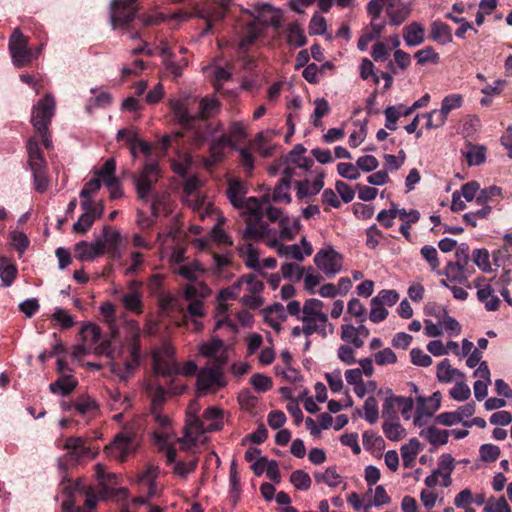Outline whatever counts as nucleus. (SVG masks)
Masks as SVG:
<instances>
[{
  "label": "nucleus",
  "mask_w": 512,
  "mask_h": 512,
  "mask_svg": "<svg viewBox=\"0 0 512 512\" xmlns=\"http://www.w3.org/2000/svg\"><path fill=\"white\" fill-rule=\"evenodd\" d=\"M363 446L366 450L384 449L385 442L381 436L376 435L372 431H365L362 435Z\"/></svg>",
  "instance_id": "obj_52"
},
{
  "label": "nucleus",
  "mask_w": 512,
  "mask_h": 512,
  "mask_svg": "<svg viewBox=\"0 0 512 512\" xmlns=\"http://www.w3.org/2000/svg\"><path fill=\"white\" fill-rule=\"evenodd\" d=\"M425 29L419 22H412L403 28V38L407 46L415 47L425 41Z\"/></svg>",
  "instance_id": "obj_18"
},
{
  "label": "nucleus",
  "mask_w": 512,
  "mask_h": 512,
  "mask_svg": "<svg viewBox=\"0 0 512 512\" xmlns=\"http://www.w3.org/2000/svg\"><path fill=\"white\" fill-rule=\"evenodd\" d=\"M246 193L247 188L242 181L238 179H230L228 181L226 195L234 207L242 208L244 206L243 198Z\"/></svg>",
  "instance_id": "obj_21"
},
{
  "label": "nucleus",
  "mask_w": 512,
  "mask_h": 512,
  "mask_svg": "<svg viewBox=\"0 0 512 512\" xmlns=\"http://www.w3.org/2000/svg\"><path fill=\"white\" fill-rule=\"evenodd\" d=\"M239 251L241 254H246L245 264L247 267L260 271L259 253L251 243L240 247Z\"/></svg>",
  "instance_id": "obj_44"
},
{
  "label": "nucleus",
  "mask_w": 512,
  "mask_h": 512,
  "mask_svg": "<svg viewBox=\"0 0 512 512\" xmlns=\"http://www.w3.org/2000/svg\"><path fill=\"white\" fill-rule=\"evenodd\" d=\"M116 171V161L114 158H109L105 161L103 166L95 172L97 175V178L102 180L105 183H107L110 179H116L115 176Z\"/></svg>",
  "instance_id": "obj_51"
},
{
  "label": "nucleus",
  "mask_w": 512,
  "mask_h": 512,
  "mask_svg": "<svg viewBox=\"0 0 512 512\" xmlns=\"http://www.w3.org/2000/svg\"><path fill=\"white\" fill-rule=\"evenodd\" d=\"M486 512H512L509 504L504 497L495 500L490 498L485 506Z\"/></svg>",
  "instance_id": "obj_64"
},
{
  "label": "nucleus",
  "mask_w": 512,
  "mask_h": 512,
  "mask_svg": "<svg viewBox=\"0 0 512 512\" xmlns=\"http://www.w3.org/2000/svg\"><path fill=\"white\" fill-rule=\"evenodd\" d=\"M480 458L484 462H495L500 456V448L493 444H483L479 449Z\"/></svg>",
  "instance_id": "obj_57"
},
{
  "label": "nucleus",
  "mask_w": 512,
  "mask_h": 512,
  "mask_svg": "<svg viewBox=\"0 0 512 512\" xmlns=\"http://www.w3.org/2000/svg\"><path fill=\"white\" fill-rule=\"evenodd\" d=\"M421 450V444L416 438H412L409 442L401 447V456L405 468H411L415 459Z\"/></svg>",
  "instance_id": "obj_27"
},
{
  "label": "nucleus",
  "mask_w": 512,
  "mask_h": 512,
  "mask_svg": "<svg viewBox=\"0 0 512 512\" xmlns=\"http://www.w3.org/2000/svg\"><path fill=\"white\" fill-rule=\"evenodd\" d=\"M286 40L290 46L302 47L307 43L303 28L297 22H291L287 26Z\"/></svg>",
  "instance_id": "obj_28"
},
{
  "label": "nucleus",
  "mask_w": 512,
  "mask_h": 512,
  "mask_svg": "<svg viewBox=\"0 0 512 512\" xmlns=\"http://www.w3.org/2000/svg\"><path fill=\"white\" fill-rule=\"evenodd\" d=\"M248 285V290L251 293H259L264 289V284L262 281L258 280L256 275L248 274L242 276L237 282L234 283V287L240 290L243 283Z\"/></svg>",
  "instance_id": "obj_49"
},
{
  "label": "nucleus",
  "mask_w": 512,
  "mask_h": 512,
  "mask_svg": "<svg viewBox=\"0 0 512 512\" xmlns=\"http://www.w3.org/2000/svg\"><path fill=\"white\" fill-rule=\"evenodd\" d=\"M138 11L136 4L129 0H113L111 4V23L115 29L118 26L130 24Z\"/></svg>",
  "instance_id": "obj_11"
},
{
  "label": "nucleus",
  "mask_w": 512,
  "mask_h": 512,
  "mask_svg": "<svg viewBox=\"0 0 512 512\" xmlns=\"http://www.w3.org/2000/svg\"><path fill=\"white\" fill-rule=\"evenodd\" d=\"M365 419L374 424L379 417L378 403L374 396H370L364 403Z\"/></svg>",
  "instance_id": "obj_58"
},
{
  "label": "nucleus",
  "mask_w": 512,
  "mask_h": 512,
  "mask_svg": "<svg viewBox=\"0 0 512 512\" xmlns=\"http://www.w3.org/2000/svg\"><path fill=\"white\" fill-rule=\"evenodd\" d=\"M250 383L253 385L254 389L258 392H266L270 390L273 386L272 379L268 376L262 375V374H254L251 379Z\"/></svg>",
  "instance_id": "obj_63"
},
{
  "label": "nucleus",
  "mask_w": 512,
  "mask_h": 512,
  "mask_svg": "<svg viewBox=\"0 0 512 512\" xmlns=\"http://www.w3.org/2000/svg\"><path fill=\"white\" fill-rule=\"evenodd\" d=\"M246 12L254 19L248 22L240 32L239 53H246L266 27L272 26L276 29L281 27L280 13L269 3H257L253 6V10Z\"/></svg>",
  "instance_id": "obj_1"
},
{
  "label": "nucleus",
  "mask_w": 512,
  "mask_h": 512,
  "mask_svg": "<svg viewBox=\"0 0 512 512\" xmlns=\"http://www.w3.org/2000/svg\"><path fill=\"white\" fill-rule=\"evenodd\" d=\"M55 110L54 98L50 95H45L33 107L31 123L37 133H44L52 120Z\"/></svg>",
  "instance_id": "obj_6"
},
{
  "label": "nucleus",
  "mask_w": 512,
  "mask_h": 512,
  "mask_svg": "<svg viewBox=\"0 0 512 512\" xmlns=\"http://www.w3.org/2000/svg\"><path fill=\"white\" fill-rule=\"evenodd\" d=\"M153 369L156 374L171 377L180 373L179 364L173 358V351L165 348L162 353L153 355Z\"/></svg>",
  "instance_id": "obj_12"
},
{
  "label": "nucleus",
  "mask_w": 512,
  "mask_h": 512,
  "mask_svg": "<svg viewBox=\"0 0 512 512\" xmlns=\"http://www.w3.org/2000/svg\"><path fill=\"white\" fill-rule=\"evenodd\" d=\"M290 482L296 489L306 491L310 488L312 481L307 472L298 469L291 473Z\"/></svg>",
  "instance_id": "obj_45"
},
{
  "label": "nucleus",
  "mask_w": 512,
  "mask_h": 512,
  "mask_svg": "<svg viewBox=\"0 0 512 512\" xmlns=\"http://www.w3.org/2000/svg\"><path fill=\"white\" fill-rule=\"evenodd\" d=\"M502 189L498 186H490L488 188L479 191L476 197V203L478 205H489L488 203L493 202L495 198L500 197Z\"/></svg>",
  "instance_id": "obj_48"
},
{
  "label": "nucleus",
  "mask_w": 512,
  "mask_h": 512,
  "mask_svg": "<svg viewBox=\"0 0 512 512\" xmlns=\"http://www.w3.org/2000/svg\"><path fill=\"white\" fill-rule=\"evenodd\" d=\"M76 258L80 261L92 260L105 253V244L98 239L93 243L80 241L75 245Z\"/></svg>",
  "instance_id": "obj_16"
},
{
  "label": "nucleus",
  "mask_w": 512,
  "mask_h": 512,
  "mask_svg": "<svg viewBox=\"0 0 512 512\" xmlns=\"http://www.w3.org/2000/svg\"><path fill=\"white\" fill-rule=\"evenodd\" d=\"M154 437L156 442L161 445V450L165 452L166 454V463L167 465H171L177 463L176 457H177V451L176 449L168 444L170 435L168 432H155Z\"/></svg>",
  "instance_id": "obj_32"
},
{
  "label": "nucleus",
  "mask_w": 512,
  "mask_h": 512,
  "mask_svg": "<svg viewBox=\"0 0 512 512\" xmlns=\"http://www.w3.org/2000/svg\"><path fill=\"white\" fill-rule=\"evenodd\" d=\"M210 294V289L204 283H200L199 286L189 284L184 290V297L186 300H202Z\"/></svg>",
  "instance_id": "obj_41"
},
{
  "label": "nucleus",
  "mask_w": 512,
  "mask_h": 512,
  "mask_svg": "<svg viewBox=\"0 0 512 512\" xmlns=\"http://www.w3.org/2000/svg\"><path fill=\"white\" fill-rule=\"evenodd\" d=\"M219 103L215 99L203 98L199 104V112L197 115V121L205 120L211 117L217 112Z\"/></svg>",
  "instance_id": "obj_42"
},
{
  "label": "nucleus",
  "mask_w": 512,
  "mask_h": 512,
  "mask_svg": "<svg viewBox=\"0 0 512 512\" xmlns=\"http://www.w3.org/2000/svg\"><path fill=\"white\" fill-rule=\"evenodd\" d=\"M172 113L177 122L185 129H192L195 127L197 117L189 114L184 103L175 101L171 104Z\"/></svg>",
  "instance_id": "obj_22"
},
{
  "label": "nucleus",
  "mask_w": 512,
  "mask_h": 512,
  "mask_svg": "<svg viewBox=\"0 0 512 512\" xmlns=\"http://www.w3.org/2000/svg\"><path fill=\"white\" fill-rule=\"evenodd\" d=\"M397 3H390L386 7V14L389 18V24L392 26H399L407 20L410 15V9L406 5H401L395 8Z\"/></svg>",
  "instance_id": "obj_30"
},
{
  "label": "nucleus",
  "mask_w": 512,
  "mask_h": 512,
  "mask_svg": "<svg viewBox=\"0 0 512 512\" xmlns=\"http://www.w3.org/2000/svg\"><path fill=\"white\" fill-rule=\"evenodd\" d=\"M159 164L155 160L146 161L138 175L133 176L138 198L147 200L153 185L159 178Z\"/></svg>",
  "instance_id": "obj_4"
},
{
  "label": "nucleus",
  "mask_w": 512,
  "mask_h": 512,
  "mask_svg": "<svg viewBox=\"0 0 512 512\" xmlns=\"http://www.w3.org/2000/svg\"><path fill=\"white\" fill-rule=\"evenodd\" d=\"M125 137H127V144L130 146L133 155H135L136 148H139L143 154L150 155L152 151L151 145L148 142L139 139L136 133L129 129H120L117 133V141H122Z\"/></svg>",
  "instance_id": "obj_20"
},
{
  "label": "nucleus",
  "mask_w": 512,
  "mask_h": 512,
  "mask_svg": "<svg viewBox=\"0 0 512 512\" xmlns=\"http://www.w3.org/2000/svg\"><path fill=\"white\" fill-rule=\"evenodd\" d=\"M237 149V145L232 142L228 134H222L216 139H213L209 145V155L213 164L219 163L224 159L226 147Z\"/></svg>",
  "instance_id": "obj_17"
},
{
  "label": "nucleus",
  "mask_w": 512,
  "mask_h": 512,
  "mask_svg": "<svg viewBox=\"0 0 512 512\" xmlns=\"http://www.w3.org/2000/svg\"><path fill=\"white\" fill-rule=\"evenodd\" d=\"M198 465V458L194 457L188 462L178 461L174 465L173 472L175 475L185 478L188 474L194 472Z\"/></svg>",
  "instance_id": "obj_55"
},
{
  "label": "nucleus",
  "mask_w": 512,
  "mask_h": 512,
  "mask_svg": "<svg viewBox=\"0 0 512 512\" xmlns=\"http://www.w3.org/2000/svg\"><path fill=\"white\" fill-rule=\"evenodd\" d=\"M232 0H217L206 3L202 8L198 9V17L206 22V27L203 33H208L212 30L213 24L224 19L229 11Z\"/></svg>",
  "instance_id": "obj_8"
},
{
  "label": "nucleus",
  "mask_w": 512,
  "mask_h": 512,
  "mask_svg": "<svg viewBox=\"0 0 512 512\" xmlns=\"http://www.w3.org/2000/svg\"><path fill=\"white\" fill-rule=\"evenodd\" d=\"M347 312L353 315L359 323H363L366 320V309L357 298H353L348 302Z\"/></svg>",
  "instance_id": "obj_62"
},
{
  "label": "nucleus",
  "mask_w": 512,
  "mask_h": 512,
  "mask_svg": "<svg viewBox=\"0 0 512 512\" xmlns=\"http://www.w3.org/2000/svg\"><path fill=\"white\" fill-rule=\"evenodd\" d=\"M221 365L202 368L197 375V389L200 393L216 392L226 386Z\"/></svg>",
  "instance_id": "obj_5"
},
{
  "label": "nucleus",
  "mask_w": 512,
  "mask_h": 512,
  "mask_svg": "<svg viewBox=\"0 0 512 512\" xmlns=\"http://www.w3.org/2000/svg\"><path fill=\"white\" fill-rule=\"evenodd\" d=\"M60 486L63 495L66 497L62 502L63 512H82L80 507L75 506L77 495L86 496L84 502L86 509L92 510L96 506V498L92 495V488L81 480L72 482L64 477Z\"/></svg>",
  "instance_id": "obj_2"
},
{
  "label": "nucleus",
  "mask_w": 512,
  "mask_h": 512,
  "mask_svg": "<svg viewBox=\"0 0 512 512\" xmlns=\"http://www.w3.org/2000/svg\"><path fill=\"white\" fill-rule=\"evenodd\" d=\"M64 449L67 450L65 458L70 462H77L91 453L90 448L86 446L85 439L75 436H70L65 440Z\"/></svg>",
  "instance_id": "obj_14"
},
{
  "label": "nucleus",
  "mask_w": 512,
  "mask_h": 512,
  "mask_svg": "<svg viewBox=\"0 0 512 512\" xmlns=\"http://www.w3.org/2000/svg\"><path fill=\"white\" fill-rule=\"evenodd\" d=\"M387 393H390V396H388L383 403L382 417L387 421L399 420L398 409L401 396L393 395L391 390H388Z\"/></svg>",
  "instance_id": "obj_29"
},
{
  "label": "nucleus",
  "mask_w": 512,
  "mask_h": 512,
  "mask_svg": "<svg viewBox=\"0 0 512 512\" xmlns=\"http://www.w3.org/2000/svg\"><path fill=\"white\" fill-rule=\"evenodd\" d=\"M454 377L463 379L464 374L460 370L452 368L448 359L442 360L437 366L438 380L443 383H449Z\"/></svg>",
  "instance_id": "obj_33"
},
{
  "label": "nucleus",
  "mask_w": 512,
  "mask_h": 512,
  "mask_svg": "<svg viewBox=\"0 0 512 512\" xmlns=\"http://www.w3.org/2000/svg\"><path fill=\"white\" fill-rule=\"evenodd\" d=\"M290 184L285 183L284 181H278L277 185L275 186L272 200L274 202H285L290 203L291 202V196L289 194L290 190Z\"/></svg>",
  "instance_id": "obj_60"
},
{
  "label": "nucleus",
  "mask_w": 512,
  "mask_h": 512,
  "mask_svg": "<svg viewBox=\"0 0 512 512\" xmlns=\"http://www.w3.org/2000/svg\"><path fill=\"white\" fill-rule=\"evenodd\" d=\"M27 151L29 156V165L32 171L44 170L46 162L42 150L39 147L38 140L31 137L27 141Z\"/></svg>",
  "instance_id": "obj_19"
},
{
  "label": "nucleus",
  "mask_w": 512,
  "mask_h": 512,
  "mask_svg": "<svg viewBox=\"0 0 512 512\" xmlns=\"http://www.w3.org/2000/svg\"><path fill=\"white\" fill-rule=\"evenodd\" d=\"M468 268L460 265V263L448 262L442 274H444L450 282H457L463 285L468 283Z\"/></svg>",
  "instance_id": "obj_25"
},
{
  "label": "nucleus",
  "mask_w": 512,
  "mask_h": 512,
  "mask_svg": "<svg viewBox=\"0 0 512 512\" xmlns=\"http://www.w3.org/2000/svg\"><path fill=\"white\" fill-rule=\"evenodd\" d=\"M17 276V268L7 259H0V277L4 287H9Z\"/></svg>",
  "instance_id": "obj_39"
},
{
  "label": "nucleus",
  "mask_w": 512,
  "mask_h": 512,
  "mask_svg": "<svg viewBox=\"0 0 512 512\" xmlns=\"http://www.w3.org/2000/svg\"><path fill=\"white\" fill-rule=\"evenodd\" d=\"M142 297V292L124 293L121 302L128 311L141 314L143 312Z\"/></svg>",
  "instance_id": "obj_36"
},
{
  "label": "nucleus",
  "mask_w": 512,
  "mask_h": 512,
  "mask_svg": "<svg viewBox=\"0 0 512 512\" xmlns=\"http://www.w3.org/2000/svg\"><path fill=\"white\" fill-rule=\"evenodd\" d=\"M323 305L321 300L315 298L307 299L302 309L304 315L301 317V320L303 323L322 322L327 324L328 316L321 311Z\"/></svg>",
  "instance_id": "obj_15"
},
{
  "label": "nucleus",
  "mask_w": 512,
  "mask_h": 512,
  "mask_svg": "<svg viewBox=\"0 0 512 512\" xmlns=\"http://www.w3.org/2000/svg\"><path fill=\"white\" fill-rule=\"evenodd\" d=\"M248 209L252 217L260 221L264 216V209L270 205V196L264 195L261 198L250 197L248 199Z\"/></svg>",
  "instance_id": "obj_37"
},
{
  "label": "nucleus",
  "mask_w": 512,
  "mask_h": 512,
  "mask_svg": "<svg viewBox=\"0 0 512 512\" xmlns=\"http://www.w3.org/2000/svg\"><path fill=\"white\" fill-rule=\"evenodd\" d=\"M148 390L151 393V411L162 410L166 401V390L163 386L157 385L155 387L149 386Z\"/></svg>",
  "instance_id": "obj_47"
},
{
  "label": "nucleus",
  "mask_w": 512,
  "mask_h": 512,
  "mask_svg": "<svg viewBox=\"0 0 512 512\" xmlns=\"http://www.w3.org/2000/svg\"><path fill=\"white\" fill-rule=\"evenodd\" d=\"M463 104V97L460 94H450L441 103L442 114H449L452 110L460 108Z\"/></svg>",
  "instance_id": "obj_56"
},
{
  "label": "nucleus",
  "mask_w": 512,
  "mask_h": 512,
  "mask_svg": "<svg viewBox=\"0 0 512 512\" xmlns=\"http://www.w3.org/2000/svg\"><path fill=\"white\" fill-rule=\"evenodd\" d=\"M415 59L417 60L418 65H425L426 63H439L440 56L437 52H435L434 48L431 46H427L421 50H418L414 54Z\"/></svg>",
  "instance_id": "obj_46"
},
{
  "label": "nucleus",
  "mask_w": 512,
  "mask_h": 512,
  "mask_svg": "<svg viewBox=\"0 0 512 512\" xmlns=\"http://www.w3.org/2000/svg\"><path fill=\"white\" fill-rule=\"evenodd\" d=\"M383 432L385 436L391 441L400 440L405 433V430L402 428L401 424L396 421H387L385 420L382 425Z\"/></svg>",
  "instance_id": "obj_43"
},
{
  "label": "nucleus",
  "mask_w": 512,
  "mask_h": 512,
  "mask_svg": "<svg viewBox=\"0 0 512 512\" xmlns=\"http://www.w3.org/2000/svg\"><path fill=\"white\" fill-rule=\"evenodd\" d=\"M129 358L123 362L117 361L116 358L110 363L111 372L117 375L120 380L127 381L135 372L139 365L140 349L136 345L128 348Z\"/></svg>",
  "instance_id": "obj_9"
},
{
  "label": "nucleus",
  "mask_w": 512,
  "mask_h": 512,
  "mask_svg": "<svg viewBox=\"0 0 512 512\" xmlns=\"http://www.w3.org/2000/svg\"><path fill=\"white\" fill-rule=\"evenodd\" d=\"M261 312L265 321H269V318H271V315L273 314H275L277 318L282 322L286 321L287 319V312L285 311L284 306L279 302H275L272 305L265 307Z\"/></svg>",
  "instance_id": "obj_61"
},
{
  "label": "nucleus",
  "mask_w": 512,
  "mask_h": 512,
  "mask_svg": "<svg viewBox=\"0 0 512 512\" xmlns=\"http://www.w3.org/2000/svg\"><path fill=\"white\" fill-rule=\"evenodd\" d=\"M343 257L333 248L321 249L314 257V263L326 276L331 277L341 271Z\"/></svg>",
  "instance_id": "obj_10"
},
{
  "label": "nucleus",
  "mask_w": 512,
  "mask_h": 512,
  "mask_svg": "<svg viewBox=\"0 0 512 512\" xmlns=\"http://www.w3.org/2000/svg\"><path fill=\"white\" fill-rule=\"evenodd\" d=\"M223 341L214 338L210 342H206L201 344L200 346V353L205 357L215 358L219 362V365L223 364L224 361L220 360L218 358V353L223 348Z\"/></svg>",
  "instance_id": "obj_40"
},
{
  "label": "nucleus",
  "mask_w": 512,
  "mask_h": 512,
  "mask_svg": "<svg viewBox=\"0 0 512 512\" xmlns=\"http://www.w3.org/2000/svg\"><path fill=\"white\" fill-rule=\"evenodd\" d=\"M403 105L399 104L398 106H388L385 111V127L391 131H395L397 129V121L400 117V112L398 109H402Z\"/></svg>",
  "instance_id": "obj_59"
},
{
  "label": "nucleus",
  "mask_w": 512,
  "mask_h": 512,
  "mask_svg": "<svg viewBox=\"0 0 512 512\" xmlns=\"http://www.w3.org/2000/svg\"><path fill=\"white\" fill-rule=\"evenodd\" d=\"M467 163L470 166H478L485 162L486 148L482 145L467 144V151L464 152Z\"/></svg>",
  "instance_id": "obj_34"
},
{
  "label": "nucleus",
  "mask_w": 512,
  "mask_h": 512,
  "mask_svg": "<svg viewBox=\"0 0 512 512\" xmlns=\"http://www.w3.org/2000/svg\"><path fill=\"white\" fill-rule=\"evenodd\" d=\"M430 39L441 44L452 42L451 27L440 20L433 21L431 23Z\"/></svg>",
  "instance_id": "obj_26"
},
{
  "label": "nucleus",
  "mask_w": 512,
  "mask_h": 512,
  "mask_svg": "<svg viewBox=\"0 0 512 512\" xmlns=\"http://www.w3.org/2000/svg\"><path fill=\"white\" fill-rule=\"evenodd\" d=\"M370 28L371 30L369 32H366L358 39L357 47L361 51H365L367 49L369 42L380 37L382 31L385 28V22L378 23L371 21Z\"/></svg>",
  "instance_id": "obj_35"
},
{
  "label": "nucleus",
  "mask_w": 512,
  "mask_h": 512,
  "mask_svg": "<svg viewBox=\"0 0 512 512\" xmlns=\"http://www.w3.org/2000/svg\"><path fill=\"white\" fill-rule=\"evenodd\" d=\"M78 380L73 375H61L49 386L52 393H60L62 396H68L77 387Z\"/></svg>",
  "instance_id": "obj_24"
},
{
  "label": "nucleus",
  "mask_w": 512,
  "mask_h": 512,
  "mask_svg": "<svg viewBox=\"0 0 512 512\" xmlns=\"http://www.w3.org/2000/svg\"><path fill=\"white\" fill-rule=\"evenodd\" d=\"M489 252L485 248L475 249L472 254V258L474 263L481 269L483 272H490L491 265L489 261Z\"/></svg>",
  "instance_id": "obj_54"
},
{
  "label": "nucleus",
  "mask_w": 512,
  "mask_h": 512,
  "mask_svg": "<svg viewBox=\"0 0 512 512\" xmlns=\"http://www.w3.org/2000/svg\"><path fill=\"white\" fill-rule=\"evenodd\" d=\"M138 446L137 435L134 432H121L114 441L106 447L108 453L117 458L119 461L124 462L128 456L135 452Z\"/></svg>",
  "instance_id": "obj_7"
},
{
  "label": "nucleus",
  "mask_w": 512,
  "mask_h": 512,
  "mask_svg": "<svg viewBox=\"0 0 512 512\" xmlns=\"http://www.w3.org/2000/svg\"><path fill=\"white\" fill-rule=\"evenodd\" d=\"M420 435L425 437L432 445H445L448 442L449 431L430 426L426 430H422Z\"/></svg>",
  "instance_id": "obj_38"
},
{
  "label": "nucleus",
  "mask_w": 512,
  "mask_h": 512,
  "mask_svg": "<svg viewBox=\"0 0 512 512\" xmlns=\"http://www.w3.org/2000/svg\"><path fill=\"white\" fill-rule=\"evenodd\" d=\"M341 339L344 342L351 343L355 348H361L364 345L362 338L357 337L356 329L353 325L345 324L341 326Z\"/></svg>",
  "instance_id": "obj_50"
},
{
  "label": "nucleus",
  "mask_w": 512,
  "mask_h": 512,
  "mask_svg": "<svg viewBox=\"0 0 512 512\" xmlns=\"http://www.w3.org/2000/svg\"><path fill=\"white\" fill-rule=\"evenodd\" d=\"M267 224L262 219L257 220L252 217L247 221L246 228L243 232V240H260L266 236Z\"/></svg>",
  "instance_id": "obj_23"
},
{
  "label": "nucleus",
  "mask_w": 512,
  "mask_h": 512,
  "mask_svg": "<svg viewBox=\"0 0 512 512\" xmlns=\"http://www.w3.org/2000/svg\"><path fill=\"white\" fill-rule=\"evenodd\" d=\"M399 300V295L395 290H381L376 297L371 300V304H381L393 306Z\"/></svg>",
  "instance_id": "obj_53"
},
{
  "label": "nucleus",
  "mask_w": 512,
  "mask_h": 512,
  "mask_svg": "<svg viewBox=\"0 0 512 512\" xmlns=\"http://www.w3.org/2000/svg\"><path fill=\"white\" fill-rule=\"evenodd\" d=\"M418 406L416 408V414L414 418L415 425H420V419L422 417H431L441 405V393L439 391L434 392L432 396L426 399L423 396L417 397Z\"/></svg>",
  "instance_id": "obj_13"
},
{
  "label": "nucleus",
  "mask_w": 512,
  "mask_h": 512,
  "mask_svg": "<svg viewBox=\"0 0 512 512\" xmlns=\"http://www.w3.org/2000/svg\"><path fill=\"white\" fill-rule=\"evenodd\" d=\"M9 51L13 64L20 68L29 65L40 53L41 47L37 49V53L34 55L28 47V38L23 35L19 28H16L9 38Z\"/></svg>",
  "instance_id": "obj_3"
},
{
  "label": "nucleus",
  "mask_w": 512,
  "mask_h": 512,
  "mask_svg": "<svg viewBox=\"0 0 512 512\" xmlns=\"http://www.w3.org/2000/svg\"><path fill=\"white\" fill-rule=\"evenodd\" d=\"M280 237L284 240L291 241L302 228L299 219L281 218L279 221Z\"/></svg>",
  "instance_id": "obj_31"
}]
</instances>
